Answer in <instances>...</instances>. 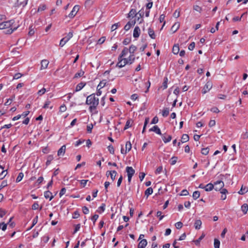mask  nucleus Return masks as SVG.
I'll use <instances>...</instances> for the list:
<instances>
[{
  "mask_svg": "<svg viewBox=\"0 0 248 248\" xmlns=\"http://www.w3.org/2000/svg\"><path fill=\"white\" fill-rule=\"evenodd\" d=\"M179 27H180V23L179 22H176L172 26V27L171 28V30L174 33L177 31V30L179 28Z\"/></svg>",
  "mask_w": 248,
  "mask_h": 248,
  "instance_id": "f3484780",
  "label": "nucleus"
},
{
  "mask_svg": "<svg viewBox=\"0 0 248 248\" xmlns=\"http://www.w3.org/2000/svg\"><path fill=\"white\" fill-rule=\"evenodd\" d=\"M66 150L65 145L62 146L58 151V155H63Z\"/></svg>",
  "mask_w": 248,
  "mask_h": 248,
  "instance_id": "9b49d317",
  "label": "nucleus"
},
{
  "mask_svg": "<svg viewBox=\"0 0 248 248\" xmlns=\"http://www.w3.org/2000/svg\"><path fill=\"white\" fill-rule=\"evenodd\" d=\"M13 217H11L8 221V222L7 223V224H9L11 228H13L15 226V223L14 222H12V220L13 219Z\"/></svg>",
  "mask_w": 248,
  "mask_h": 248,
  "instance_id": "603ef678",
  "label": "nucleus"
},
{
  "mask_svg": "<svg viewBox=\"0 0 248 248\" xmlns=\"http://www.w3.org/2000/svg\"><path fill=\"white\" fill-rule=\"evenodd\" d=\"M80 228V224H77L76 226H75V230L73 232V234H75V233H76L78 231H79V229Z\"/></svg>",
  "mask_w": 248,
  "mask_h": 248,
  "instance_id": "680f3d73",
  "label": "nucleus"
},
{
  "mask_svg": "<svg viewBox=\"0 0 248 248\" xmlns=\"http://www.w3.org/2000/svg\"><path fill=\"white\" fill-rule=\"evenodd\" d=\"M18 6H22V7L25 6L28 3V0H24L23 1H20V0H17Z\"/></svg>",
  "mask_w": 248,
  "mask_h": 248,
  "instance_id": "c85d7f7f",
  "label": "nucleus"
},
{
  "mask_svg": "<svg viewBox=\"0 0 248 248\" xmlns=\"http://www.w3.org/2000/svg\"><path fill=\"white\" fill-rule=\"evenodd\" d=\"M7 186V183L6 181H3L0 186V189H2Z\"/></svg>",
  "mask_w": 248,
  "mask_h": 248,
  "instance_id": "13d9d810",
  "label": "nucleus"
},
{
  "mask_svg": "<svg viewBox=\"0 0 248 248\" xmlns=\"http://www.w3.org/2000/svg\"><path fill=\"white\" fill-rule=\"evenodd\" d=\"M49 63L48 61L47 60H43L41 61V69H46Z\"/></svg>",
  "mask_w": 248,
  "mask_h": 248,
  "instance_id": "2eb2a0df",
  "label": "nucleus"
},
{
  "mask_svg": "<svg viewBox=\"0 0 248 248\" xmlns=\"http://www.w3.org/2000/svg\"><path fill=\"white\" fill-rule=\"evenodd\" d=\"M7 174V170H3L0 174V180L3 179Z\"/></svg>",
  "mask_w": 248,
  "mask_h": 248,
  "instance_id": "e433bc0d",
  "label": "nucleus"
},
{
  "mask_svg": "<svg viewBox=\"0 0 248 248\" xmlns=\"http://www.w3.org/2000/svg\"><path fill=\"white\" fill-rule=\"evenodd\" d=\"M140 30L138 26L135 27L133 31V37L134 38H138L140 35Z\"/></svg>",
  "mask_w": 248,
  "mask_h": 248,
  "instance_id": "0eeeda50",
  "label": "nucleus"
},
{
  "mask_svg": "<svg viewBox=\"0 0 248 248\" xmlns=\"http://www.w3.org/2000/svg\"><path fill=\"white\" fill-rule=\"evenodd\" d=\"M156 217H159V220H161L164 217V216L162 215V212L161 211H158L156 213Z\"/></svg>",
  "mask_w": 248,
  "mask_h": 248,
  "instance_id": "3c124183",
  "label": "nucleus"
},
{
  "mask_svg": "<svg viewBox=\"0 0 248 248\" xmlns=\"http://www.w3.org/2000/svg\"><path fill=\"white\" fill-rule=\"evenodd\" d=\"M131 42V38H126L124 39L123 42V43L124 45H127L130 43Z\"/></svg>",
  "mask_w": 248,
  "mask_h": 248,
  "instance_id": "de8ad7c7",
  "label": "nucleus"
},
{
  "mask_svg": "<svg viewBox=\"0 0 248 248\" xmlns=\"http://www.w3.org/2000/svg\"><path fill=\"white\" fill-rule=\"evenodd\" d=\"M202 222L201 220H196L194 223L195 228L197 230H199L201 228Z\"/></svg>",
  "mask_w": 248,
  "mask_h": 248,
  "instance_id": "dca6fc26",
  "label": "nucleus"
},
{
  "mask_svg": "<svg viewBox=\"0 0 248 248\" xmlns=\"http://www.w3.org/2000/svg\"><path fill=\"white\" fill-rule=\"evenodd\" d=\"M106 84V80H103L101 81L99 83V84L97 86V88L98 87H100V88H103Z\"/></svg>",
  "mask_w": 248,
  "mask_h": 248,
  "instance_id": "58836bf2",
  "label": "nucleus"
},
{
  "mask_svg": "<svg viewBox=\"0 0 248 248\" xmlns=\"http://www.w3.org/2000/svg\"><path fill=\"white\" fill-rule=\"evenodd\" d=\"M99 217V216L98 215H96V214H95L92 217V220L93 221V224L95 223V222L96 221V220L98 219Z\"/></svg>",
  "mask_w": 248,
  "mask_h": 248,
  "instance_id": "774afa93",
  "label": "nucleus"
},
{
  "mask_svg": "<svg viewBox=\"0 0 248 248\" xmlns=\"http://www.w3.org/2000/svg\"><path fill=\"white\" fill-rule=\"evenodd\" d=\"M193 9L197 12H201L202 11V8L198 5H194L193 6Z\"/></svg>",
  "mask_w": 248,
  "mask_h": 248,
  "instance_id": "4d7b16f0",
  "label": "nucleus"
},
{
  "mask_svg": "<svg viewBox=\"0 0 248 248\" xmlns=\"http://www.w3.org/2000/svg\"><path fill=\"white\" fill-rule=\"evenodd\" d=\"M84 74V71H80V72H78V73H77L75 76H74V78H78V77H80L81 76H82Z\"/></svg>",
  "mask_w": 248,
  "mask_h": 248,
  "instance_id": "8fccbe9b",
  "label": "nucleus"
},
{
  "mask_svg": "<svg viewBox=\"0 0 248 248\" xmlns=\"http://www.w3.org/2000/svg\"><path fill=\"white\" fill-rule=\"evenodd\" d=\"M108 150L109 151V152H110V154H114V149L113 147L111 145H109L108 147Z\"/></svg>",
  "mask_w": 248,
  "mask_h": 248,
  "instance_id": "09e8293b",
  "label": "nucleus"
},
{
  "mask_svg": "<svg viewBox=\"0 0 248 248\" xmlns=\"http://www.w3.org/2000/svg\"><path fill=\"white\" fill-rule=\"evenodd\" d=\"M128 52H129L128 49L127 47H125L123 49L121 55L124 57L127 54V53Z\"/></svg>",
  "mask_w": 248,
  "mask_h": 248,
  "instance_id": "72a5a7b5",
  "label": "nucleus"
},
{
  "mask_svg": "<svg viewBox=\"0 0 248 248\" xmlns=\"http://www.w3.org/2000/svg\"><path fill=\"white\" fill-rule=\"evenodd\" d=\"M119 25H120L119 23H115V24L112 25L111 26V31H115Z\"/></svg>",
  "mask_w": 248,
  "mask_h": 248,
  "instance_id": "6e6d98bb",
  "label": "nucleus"
},
{
  "mask_svg": "<svg viewBox=\"0 0 248 248\" xmlns=\"http://www.w3.org/2000/svg\"><path fill=\"white\" fill-rule=\"evenodd\" d=\"M137 15L136 10L134 9H132L128 14L127 17H134Z\"/></svg>",
  "mask_w": 248,
  "mask_h": 248,
  "instance_id": "6ab92c4d",
  "label": "nucleus"
},
{
  "mask_svg": "<svg viewBox=\"0 0 248 248\" xmlns=\"http://www.w3.org/2000/svg\"><path fill=\"white\" fill-rule=\"evenodd\" d=\"M153 192V190L152 187L148 188L145 191V195L148 197L149 195H151Z\"/></svg>",
  "mask_w": 248,
  "mask_h": 248,
  "instance_id": "393cba45",
  "label": "nucleus"
},
{
  "mask_svg": "<svg viewBox=\"0 0 248 248\" xmlns=\"http://www.w3.org/2000/svg\"><path fill=\"white\" fill-rule=\"evenodd\" d=\"M24 174L22 172H20L16 179V182H19L23 178Z\"/></svg>",
  "mask_w": 248,
  "mask_h": 248,
  "instance_id": "a19ab883",
  "label": "nucleus"
},
{
  "mask_svg": "<svg viewBox=\"0 0 248 248\" xmlns=\"http://www.w3.org/2000/svg\"><path fill=\"white\" fill-rule=\"evenodd\" d=\"M93 128V125L92 124L88 125L87 126V132L88 133H91Z\"/></svg>",
  "mask_w": 248,
  "mask_h": 248,
  "instance_id": "5fc2aeb1",
  "label": "nucleus"
},
{
  "mask_svg": "<svg viewBox=\"0 0 248 248\" xmlns=\"http://www.w3.org/2000/svg\"><path fill=\"white\" fill-rule=\"evenodd\" d=\"M148 34L150 37L152 39L155 38V32L153 29L151 28H149L148 29Z\"/></svg>",
  "mask_w": 248,
  "mask_h": 248,
  "instance_id": "5701e85b",
  "label": "nucleus"
},
{
  "mask_svg": "<svg viewBox=\"0 0 248 248\" xmlns=\"http://www.w3.org/2000/svg\"><path fill=\"white\" fill-rule=\"evenodd\" d=\"M189 136L187 134H183L181 138V141L184 143L186 142L189 140Z\"/></svg>",
  "mask_w": 248,
  "mask_h": 248,
  "instance_id": "b1692460",
  "label": "nucleus"
},
{
  "mask_svg": "<svg viewBox=\"0 0 248 248\" xmlns=\"http://www.w3.org/2000/svg\"><path fill=\"white\" fill-rule=\"evenodd\" d=\"M149 131H154L158 135H162L161 130L157 125L154 126L152 128L149 129Z\"/></svg>",
  "mask_w": 248,
  "mask_h": 248,
  "instance_id": "1a4fd4ad",
  "label": "nucleus"
},
{
  "mask_svg": "<svg viewBox=\"0 0 248 248\" xmlns=\"http://www.w3.org/2000/svg\"><path fill=\"white\" fill-rule=\"evenodd\" d=\"M200 196V191H194L193 192L192 197H193V198L194 200H196V199H197L198 198H199Z\"/></svg>",
  "mask_w": 248,
  "mask_h": 248,
  "instance_id": "7c9ffc66",
  "label": "nucleus"
},
{
  "mask_svg": "<svg viewBox=\"0 0 248 248\" xmlns=\"http://www.w3.org/2000/svg\"><path fill=\"white\" fill-rule=\"evenodd\" d=\"M214 189L216 191L220 190L224 186V182L221 180H218L214 183Z\"/></svg>",
  "mask_w": 248,
  "mask_h": 248,
  "instance_id": "20e7f679",
  "label": "nucleus"
},
{
  "mask_svg": "<svg viewBox=\"0 0 248 248\" xmlns=\"http://www.w3.org/2000/svg\"><path fill=\"white\" fill-rule=\"evenodd\" d=\"M110 174V176L111 179L112 181H114L115 178L116 174H117V172L115 170H112L109 172Z\"/></svg>",
  "mask_w": 248,
  "mask_h": 248,
  "instance_id": "473e14b6",
  "label": "nucleus"
},
{
  "mask_svg": "<svg viewBox=\"0 0 248 248\" xmlns=\"http://www.w3.org/2000/svg\"><path fill=\"white\" fill-rule=\"evenodd\" d=\"M214 245L215 248H219L220 241L217 239H215Z\"/></svg>",
  "mask_w": 248,
  "mask_h": 248,
  "instance_id": "4c0bfd02",
  "label": "nucleus"
},
{
  "mask_svg": "<svg viewBox=\"0 0 248 248\" xmlns=\"http://www.w3.org/2000/svg\"><path fill=\"white\" fill-rule=\"evenodd\" d=\"M46 92V89L45 88H43L38 92V94H39L40 95H41L44 94Z\"/></svg>",
  "mask_w": 248,
  "mask_h": 248,
  "instance_id": "0e129e2a",
  "label": "nucleus"
},
{
  "mask_svg": "<svg viewBox=\"0 0 248 248\" xmlns=\"http://www.w3.org/2000/svg\"><path fill=\"white\" fill-rule=\"evenodd\" d=\"M16 28H14L13 29L11 27L10 28H9L6 33L7 34H11L15 30H16Z\"/></svg>",
  "mask_w": 248,
  "mask_h": 248,
  "instance_id": "e2e57ef3",
  "label": "nucleus"
},
{
  "mask_svg": "<svg viewBox=\"0 0 248 248\" xmlns=\"http://www.w3.org/2000/svg\"><path fill=\"white\" fill-rule=\"evenodd\" d=\"M137 49V48L135 46L132 45L130 46L129 48L128 49V51L130 54H134Z\"/></svg>",
  "mask_w": 248,
  "mask_h": 248,
  "instance_id": "4be33fe9",
  "label": "nucleus"
},
{
  "mask_svg": "<svg viewBox=\"0 0 248 248\" xmlns=\"http://www.w3.org/2000/svg\"><path fill=\"white\" fill-rule=\"evenodd\" d=\"M205 190L206 191H210L214 188V184L212 183H209L207 184L205 186Z\"/></svg>",
  "mask_w": 248,
  "mask_h": 248,
  "instance_id": "f8f14e48",
  "label": "nucleus"
},
{
  "mask_svg": "<svg viewBox=\"0 0 248 248\" xmlns=\"http://www.w3.org/2000/svg\"><path fill=\"white\" fill-rule=\"evenodd\" d=\"M132 148V145L130 141H127L125 144V150L126 151L129 152Z\"/></svg>",
  "mask_w": 248,
  "mask_h": 248,
  "instance_id": "f704fd0d",
  "label": "nucleus"
},
{
  "mask_svg": "<svg viewBox=\"0 0 248 248\" xmlns=\"http://www.w3.org/2000/svg\"><path fill=\"white\" fill-rule=\"evenodd\" d=\"M44 196L46 199L49 198L50 201L54 197V196L52 195V193L48 190L45 192Z\"/></svg>",
  "mask_w": 248,
  "mask_h": 248,
  "instance_id": "4468645a",
  "label": "nucleus"
},
{
  "mask_svg": "<svg viewBox=\"0 0 248 248\" xmlns=\"http://www.w3.org/2000/svg\"><path fill=\"white\" fill-rule=\"evenodd\" d=\"M80 215L79 212L78 211H76L74 212L73 215V218H77L79 217Z\"/></svg>",
  "mask_w": 248,
  "mask_h": 248,
  "instance_id": "864d4df0",
  "label": "nucleus"
},
{
  "mask_svg": "<svg viewBox=\"0 0 248 248\" xmlns=\"http://www.w3.org/2000/svg\"><path fill=\"white\" fill-rule=\"evenodd\" d=\"M79 10V6L78 5H75L71 13L69 14L68 16L70 18H73L75 16L76 14L77 13L78 11Z\"/></svg>",
  "mask_w": 248,
  "mask_h": 248,
  "instance_id": "423d86ee",
  "label": "nucleus"
},
{
  "mask_svg": "<svg viewBox=\"0 0 248 248\" xmlns=\"http://www.w3.org/2000/svg\"><path fill=\"white\" fill-rule=\"evenodd\" d=\"M162 138L163 141L165 143H167L170 141L172 139L171 136L170 135L168 136V137L166 138V136H165V134H162Z\"/></svg>",
  "mask_w": 248,
  "mask_h": 248,
  "instance_id": "a211bd4d",
  "label": "nucleus"
},
{
  "mask_svg": "<svg viewBox=\"0 0 248 248\" xmlns=\"http://www.w3.org/2000/svg\"><path fill=\"white\" fill-rule=\"evenodd\" d=\"M133 121L131 119H129L126 121L125 125L124 127V130H126L129 127H131Z\"/></svg>",
  "mask_w": 248,
  "mask_h": 248,
  "instance_id": "aec40b11",
  "label": "nucleus"
},
{
  "mask_svg": "<svg viewBox=\"0 0 248 248\" xmlns=\"http://www.w3.org/2000/svg\"><path fill=\"white\" fill-rule=\"evenodd\" d=\"M195 46V44L194 42H192L190 44V45L188 46V49L190 50H192Z\"/></svg>",
  "mask_w": 248,
  "mask_h": 248,
  "instance_id": "bf43d9fd",
  "label": "nucleus"
},
{
  "mask_svg": "<svg viewBox=\"0 0 248 248\" xmlns=\"http://www.w3.org/2000/svg\"><path fill=\"white\" fill-rule=\"evenodd\" d=\"M177 157L176 156H173L170 159V164L172 165H174L176 162H177Z\"/></svg>",
  "mask_w": 248,
  "mask_h": 248,
  "instance_id": "79ce46f5",
  "label": "nucleus"
},
{
  "mask_svg": "<svg viewBox=\"0 0 248 248\" xmlns=\"http://www.w3.org/2000/svg\"><path fill=\"white\" fill-rule=\"evenodd\" d=\"M86 104L90 105L89 109L91 111L95 109L99 104V99L95 96V94H92L87 96Z\"/></svg>",
  "mask_w": 248,
  "mask_h": 248,
  "instance_id": "f257e3e1",
  "label": "nucleus"
},
{
  "mask_svg": "<svg viewBox=\"0 0 248 248\" xmlns=\"http://www.w3.org/2000/svg\"><path fill=\"white\" fill-rule=\"evenodd\" d=\"M212 87V83L210 81H207L206 84L203 87V88L202 90V93L203 94L206 93L210 90Z\"/></svg>",
  "mask_w": 248,
  "mask_h": 248,
  "instance_id": "39448f33",
  "label": "nucleus"
},
{
  "mask_svg": "<svg viewBox=\"0 0 248 248\" xmlns=\"http://www.w3.org/2000/svg\"><path fill=\"white\" fill-rule=\"evenodd\" d=\"M241 210L243 212L246 214L248 210V205L246 203L243 204L241 206Z\"/></svg>",
  "mask_w": 248,
  "mask_h": 248,
  "instance_id": "cd10ccee",
  "label": "nucleus"
},
{
  "mask_svg": "<svg viewBox=\"0 0 248 248\" xmlns=\"http://www.w3.org/2000/svg\"><path fill=\"white\" fill-rule=\"evenodd\" d=\"M179 46L178 45H174L172 48V52L174 54H177L179 52Z\"/></svg>",
  "mask_w": 248,
  "mask_h": 248,
  "instance_id": "412c9836",
  "label": "nucleus"
},
{
  "mask_svg": "<svg viewBox=\"0 0 248 248\" xmlns=\"http://www.w3.org/2000/svg\"><path fill=\"white\" fill-rule=\"evenodd\" d=\"M38 221V216H36L33 219L32 221V225L31 226V227L28 229L30 230L37 223Z\"/></svg>",
  "mask_w": 248,
  "mask_h": 248,
  "instance_id": "37998d69",
  "label": "nucleus"
},
{
  "mask_svg": "<svg viewBox=\"0 0 248 248\" xmlns=\"http://www.w3.org/2000/svg\"><path fill=\"white\" fill-rule=\"evenodd\" d=\"M54 159L53 158V156L52 155H49L48 156H47V160H46V166H48L50 163H51V161Z\"/></svg>",
  "mask_w": 248,
  "mask_h": 248,
  "instance_id": "c756f323",
  "label": "nucleus"
},
{
  "mask_svg": "<svg viewBox=\"0 0 248 248\" xmlns=\"http://www.w3.org/2000/svg\"><path fill=\"white\" fill-rule=\"evenodd\" d=\"M128 62H129V64H132L135 61V57L134 54H130V55L129 56L128 58Z\"/></svg>",
  "mask_w": 248,
  "mask_h": 248,
  "instance_id": "c9c22d12",
  "label": "nucleus"
},
{
  "mask_svg": "<svg viewBox=\"0 0 248 248\" xmlns=\"http://www.w3.org/2000/svg\"><path fill=\"white\" fill-rule=\"evenodd\" d=\"M147 244V240L146 239H142L139 243L138 248H145Z\"/></svg>",
  "mask_w": 248,
  "mask_h": 248,
  "instance_id": "9d476101",
  "label": "nucleus"
},
{
  "mask_svg": "<svg viewBox=\"0 0 248 248\" xmlns=\"http://www.w3.org/2000/svg\"><path fill=\"white\" fill-rule=\"evenodd\" d=\"M205 235L202 234L198 239L194 240V242L196 246L200 245L201 241L204 237Z\"/></svg>",
  "mask_w": 248,
  "mask_h": 248,
  "instance_id": "a878e982",
  "label": "nucleus"
},
{
  "mask_svg": "<svg viewBox=\"0 0 248 248\" xmlns=\"http://www.w3.org/2000/svg\"><path fill=\"white\" fill-rule=\"evenodd\" d=\"M168 79L167 77H165L164 78V81L163 83V87L164 89H166L167 88V84H168Z\"/></svg>",
  "mask_w": 248,
  "mask_h": 248,
  "instance_id": "a18cd8bd",
  "label": "nucleus"
},
{
  "mask_svg": "<svg viewBox=\"0 0 248 248\" xmlns=\"http://www.w3.org/2000/svg\"><path fill=\"white\" fill-rule=\"evenodd\" d=\"M248 191V188L246 186L243 187L242 186L241 189L239 191L238 193L240 195H243Z\"/></svg>",
  "mask_w": 248,
  "mask_h": 248,
  "instance_id": "bb28decb",
  "label": "nucleus"
},
{
  "mask_svg": "<svg viewBox=\"0 0 248 248\" xmlns=\"http://www.w3.org/2000/svg\"><path fill=\"white\" fill-rule=\"evenodd\" d=\"M82 211L84 214H87L89 213V209L86 206L82 207Z\"/></svg>",
  "mask_w": 248,
  "mask_h": 248,
  "instance_id": "052dcab7",
  "label": "nucleus"
},
{
  "mask_svg": "<svg viewBox=\"0 0 248 248\" xmlns=\"http://www.w3.org/2000/svg\"><path fill=\"white\" fill-rule=\"evenodd\" d=\"M86 85L85 82H81L78 83L76 88V92H78L80 91Z\"/></svg>",
  "mask_w": 248,
  "mask_h": 248,
  "instance_id": "ddd939ff",
  "label": "nucleus"
},
{
  "mask_svg": "<svg viewBox=\"0 0 248 248\" xmlns=\"http://www.w3.org/2000/svg\"><path fill=\"white\" fill-rule=\"evenodd\" d=\"M22 76V75L19 73L16 74L14 76V79H17L20 78Z\"/></svg>",
  "mask_w": 248,
  "mask_h": 248,
  "instance_id": "338daca9",
  "label": "nucleus"
},
{
  "mask_svg": "<svg viewBox=\"0 0 248 248\" xmlns=\"http://www.w3.org/2000/svg\"><path fill=\"white\" fill-rule=\"evenodd\" d=\"M126 172L127 173V175L133 176L135 172V171L132 167L127 166L126 168Z\"/></svg>",
  "mask_w": 248,
  "mask_h": 248,
  "instance_id": "6e6552de",
  "label": "nucleus"
},
{
  "mask_svg": "<svg viewBox=\"0 0 248 248\" xmlns=\"http://www.w3.org/2000/svg\"><path fill=\"white\" fill-rule=\"evenodd\" d=\"M73 37V32H69L66 36L62 38L60 42V46L62 47L72 37Z\"/></svg>",
  "mask_w": 248,
  "mask_h": 248,
  "instance_id": "7ed1b4c3",
  "label": "nucleus"
},
{
  "mask_svg": "<svg viewBox=\"0 0 248 248\" xmlns=\"http://www.w3.org/2000/svg\"><path fill=\"white\" fill-rule=\"evenodd\" d=\"M14 21L13 20H10L8 21L3 22L0 24V30L9 29L12 27V25L14 24Z\"/></svg>",
  "mask_w": 248,
  "mask_h": 248,
  "instance_id": "f03ea898",
  "label": "nucleus"
},
{
  "mask_svg": "<svg viewBox=\"0 0 248 248\" xmlns=\"http://www.w3.org/2000/svg\"><path fill=\"white\" fill-rule=\"evenodd\" d=\"M46 9V6L45 4L40 5L38 8V12H41L45 10Z\"/></svg>",
  "mask_w": 248,
  "mask_h": 248,
  "instance_id": "c03bdc74",
  "label": "nucleus"
},
{
  "mask_svg": "<svg viewBox=\"0 0 248 248\" xmlns=\"http://www.w3.org/2000/svg\"><path fill=\"white\" fill-rule=\"evenodd\" d=\"M39 207V204L37 202H34L32 205V209L33 210H36Z\"/></svg>",
  "mask_w": 248,
  "mask_h": 248,
  "instance_id": "69168bd1",
  "label": "nucleus"
},
{
  "mask_svg": "<svg viewBox=\"0 0 248 248\" xmlns=\"http://www.w3.org/2000/svg\"><path fill=\"white\" fill-rule=\"evenodd\" d=\"M169 114V109L167 108H164L162 111V116L163 117H167Z\"/></svg>",
  "mask_w": 248,
  "mask_h": 248,
  "instance_id": "2f4dec72",
  "label": "nucleus"
},
{
  "mask_svg": "<svg viewBox=\"0 0 248 248\" xmlns=\"http://www.w3.org/2000/svg\"><path fill=\"white\" fill-rule=\"evenodd\" d=\"M175 226L177 229H180L183 227V223L179 221L176 223Z\"/></svg>",
  "mask_w": 248,
  "mask_h": 248,
  "instance_id": "49530a36",
  "label": "nucleus"
},
{
  "mask_svg": "<svg viewBox=\"0 0 248 248\" xmlns=\"http://www.w3.org/2000/svg\"><path fill=\"white\" fill-rule=\"evenodd\" d=\"M209 149L208 147L202 148L201 151V153L204 155H207L209 153Z\"/></svg>",
  "mask_w": 248,
  "mask_h": 248,
  "instance_id": "ea45409f",
  "label": "nucleus"
}]
</instances>
